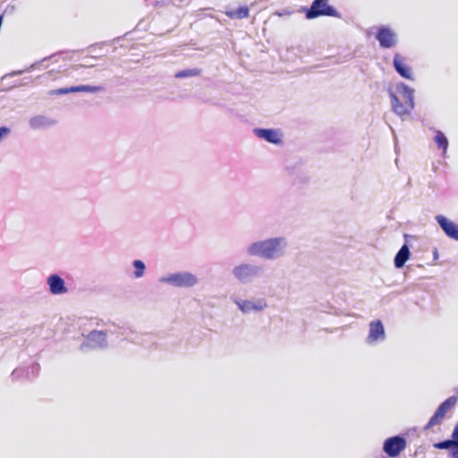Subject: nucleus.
I'll return each instance as SVG.
<instances>
[{
    "label": "nucleus",
    "mask_w": 458,
    "mask_h": 458,
    "mask_svg": "<svg viewBox=\"0 0 458 458\" xmlns=\"http://www.w3.org/2000/svg\"><path fill=\"white\" fill-rule=\"evenodd\" d=\"M289 242L284 236L270 237L251 242L246 249L250 257L264 260H276L284 258L288 250Z\"/></svg>",
    "instance_id": "f257e3e1"
},
{
    "label": "nucleus",
    "mask_w": 458,
    "mask_h": 458,
    "mask_svg": "<svg viewBox=\"0 0 458 458\" xmlns=\"http://www.w3.org/2000/svg\"><path fill=\"white\" fill-rule=\"evenodd\" d=\"M391 110L402 120L406 119L415 107L414 89L404 82H398L395 90L387 89Z\"/></svg>",
    "instance_id": "f03ea898"
},
{
    "label": "nucleus",
    "mask_w": 458,
    "mask_h": 458,
    "mask_svg": "<svg viewBox=\"0 0 458 458\" xmlns=\"http://www.w3.org/2000/svg\"><path fill=\"white\" fill-rule=\"evenodd\" d=\"M263 274L262 265L250 262L239 263L232 269V276L242 284H250L262 277Z\"/></svg>",
    "instance_id": "7ed1b4c3"
},
{
    "label": "nucleus",
    "mask_w": 458,
    "mask_h": 458,
    "mask_svg": "<svg viewBox=\"0 0 458 458\" xmlns=\"http://www.w3.org/2000/svg\"><path fill=\"white\" fill-rule=\"evenodd\" d=\"M158 281L159 283L176 288H191L198 284L199 278L196 275L191 272L181 271L163 276L158 279Z\"/></svg>",
    "instance_id": "20e7f679"
},
{
    "label": "nucleus",
    "mask_w": 458,
    "mask_h": 458,
    "mask_svg": "<svg viewBox=\"0 0 458 458\" xmlns=\"http://www.w3.org/2000/svg\"><path fill=\"white\" fill-rule=\"evenodd\" d=\"M109 330H92L84 336L80 345V351L89 352L90 351L105 350L108 347L107 334Z\"/></svg>",
    "instance_id": "39448f33"
},
{
    "label": "nucleus",
    "mask_w": 458,
    "mask_h": 458,
    "mask_svg": "<svg viewBox=\"0 0 458 458\" xmlns=\"http://www.w3.org/2000/svg\"><path fill=\"white\" fill-rule=\"evenodd\" d=\"M329 0H313L311 5L303 8L305 17L313 20L321 16L341 18V13L328 4Z\"/></svg>",
    "instance_id": "423d86ee"
},
{
    "label": "nucleus",
    "mask_w": 458,
    "mask_h": 458,
    "mask_svg": "<svg viewBox=\"0 0 458 458\" xmlns=\"http://www.w3.org/2000/svg\"><path fill=\"white\" fill-rule=\"evenodd\" d=\"M233 301L243 314L261 312L267 307V302L264 298L247 300L235 297Z\"/></svg>",
    "instance_id": "0eeeda50"
},
{
    "label": "nucleus",
    "mask_w": 458,
    "mask_h": 458,
    "mask_svg": "<svg viewBox=\"0 0 458 458\" xmlns=\"http://www.w3.org/2000/svg\"><path fill=\"white\" fill-rule=\"evenodd\" d=\"M457 403V397L455 395H452L445 399L435 411L434 414L431 416L428 423L424 427V430H429L434 426L439 424L443 419L445 418V414L450 411L452 408L455 406Z\"/></svg>",
    "instance_id": "6e6552de"
},
{
    "label": "nucleus",
    "mask_w": 458,
    "mask_h": 458,
    "mask_svg": "<svg viewBox=\"0 0 458 458\" xmlns=\"http://www.w3.org/2000/svg\"><path fill=\"white\" fill-rule=\"evenodd\" d=\"M407 445L404 437L396 435L386 438L383 443V451L390 458L397 457Z\"/></svg>",
    "instance_id": "1a4fd4ad"
},
{
    "label": "nucleus",
    "mask_w": 458,
    "mask_h": 458,
    "mask_svg": "<svg viewBox=\"0 0 458 458\" xmlns=\"http://www.w3.org/2000/svg\"><path fill=\"white\" fill-rule=\"evenodd\" d=\"M376 39L382 48H391L397 44L396 34L387 26H380L377 28Z\"/></svg>",
    "instance_id": "9d476101"
},
{
    "label": "nucleus",
    "mask_w": 458,
    "mask_h": 458,
    "mask_svg": "<svg viewBox=\"0 0 458 458\" xmlns=\"http://www.w3.org/2000/svg\"><path fill=\"white\" fill-rule=\"evenodd\" d=\"M386 339V332L383 323L377 319L369 323V335L366 338L368 344H373L377 342H383Z\"/></svg>",
    "instance_id": "9b49d317"
},
{
    "label": "nucleus",
    "mask_w": 458,
    "mask_h": 458,
    "mask_svg": "<svg viewBox=\"0 0 458 458\" xmlns=\"http://www.w3.org/2000/svg\"><path fill=\"white\" fill-rule=\"evenodd\" d=\"M47 284L50 293L53 295H63L68 293V287L64 278L58 274H50L47 277Z\"/></svg>",
    "instance_id": "f8f14e48"
},
{
    "label": "nucleus",
    "mask_w": 458,
    "mask_h": 458,
    "mask_svg": "<svg viewBox=\"0 0 458 458\" xmlns=\"http://www.w3.org/2000/svg\"><path fill=\"white\" fill-rule=\"evenodd\" d=\"M436 221L445 233V234L454 241H458V225L449 220L443 215H437L435 217Z\"/></svg>",
    "instance_id": "ddd939ff"
},
{
    "label": "nucleus",
    "mask_w": 458,
    "mask_h": 458,
    "mask_svg": "<svg viewBox=\"0 0 458 458\" xmlns=\"http://www.w3.org/2000/svg\"><path fill=\"white\" fill-rule=\"evenodd\" d=\"M405 58L400 54H395L393 59V66L395 72L403 78L414 81L413 73L410 66L405 64Z\"/></svg>",
    "instance_id": "4468645a"
},
{
    "label": "nucleus",
    "mask_w": 458,
    "mask_h": 458,
    "mask_svg": "<svg viewBox=\"0 0 458 458\" xmlns=\"http://www.w3.org/2000/svg\"><path fill=\"white\" fill-rule=\"evenodd\" d=\"M253 132L257 137L269 143L279 145L283 141L282 135L275 129L256 128L253 130Z\"/></svg>",
    "instance_id": "2eb2a0df"
},
{
    "label": "nucleus",
    "mask_w": 458,
    "mask_h": 458,
    "mask_svg": "<svg viewBox=\"0 0 458 458\" xmlns=\"http://www.w3.org/2000/svg\"><path fill=\"white\" fill-rule=\"evenodd\" d=\"M55 123V120L46 115H35L29 121V124L33 130L47 129L54 126Z\"/></svg>",
    "instance_id": "dca6fc26"
},
{
    "label": "nucleus",
    "mask_w": 458,
    "mask_h": 458,
    "mask_svg": "<svg viewBox=\"0 0 458 458\" xmlns=\"http://www.w3.org/2000/svg\"><path fill=\"white\" fill-rule=\"evenodd\" d=\"M433 446L436 449L450 450L451 458H458V441L453 437L452 439L437 442Z\"/></svg>",
    "instance_id": "f3484780"
},
{
    "label": "nucleus",
    "mask_w": 458,
    "mask_h": 458,
    "mask_svg": "<svg viewBox=\"0 0 458 458\" xmlns=\"http://www.w3.org/2000/svg\"><path fill=\"white\" fill-rule=\"evenodd\" d=\"M411 251L409 246L404 243L394 259V264L396 268H402L410 259Z\"/></svg>",
    "instance_id": "a211bd4d"
},
{
    "label": "nucleus",
    "mask_w": 458,
    "mask_h": 458,
    "mask_svg": "<svg viewBox=\"0 0 458 458\" xmlns=\"http://www.w3.org/2000/svg\"><path fill=\"white\" fill-rule=\"evenodd\" d=\"M250 10L248 6H241L236 9L229 10L225 12V14L230 19H244L249 16Z\"/></svg>",
    "instance_id": "6ab92c4d"
},
{
    "label": "nucleus",
    "mask_w": 458,
    "mask_h": 458,
    "mask_svg": "<svg viewBox=\"0 0 458 458\" xmlns=\"http://www.w3.org/2000/svg\"><path fill=\"white\" fill-rule=\"evenodd\" d=\"M71 93L88 92L97 93L104 90L102 86L79 85L70 87Z\"/></svg>",
    "instance_id": "aec40b11"
},
{
    "label": "nucleus",
    "mask_w": 458,
    "mask_h": 458,
    "mask_svg": "<svg viewBox=\"0 0 458 458\" xmlns=\"http://www.w3.org/2000/svg\"><path fill=\"white\" fill-rule=\"evenodd\" d=\"M434 141L437 145V148L442 149L444 154L446 152L448 148V140L445 135L439 130H435Z\"/></svg>",
    "instance_id": "412c9836"
},
{
    "label": "nucleus",
    "mask_w": 458,
    "mask_h": 458,
    "mask_svg": "<svg viewBox=\"0 0 458 458\" xmlns=\"http://www.w3.org/2000/svg\"><path fill=\"white\" fill-rule=\"evenodd\" d=\"M131 265L134 269L132 273L133 277L136 279L143 277L146 271L145 263L140 259H134L131 262Z\"/></svg>",
    "instance_id": "4be33fe9"
},
{
    "label": "nucleus",
    "mask_w": 458,
    "mask_h": 458,
    "mask_svg": "<svg viewBox=\"0 0 458 458\" xmlns=\"http://www.w3.org/2000/svg\"><path fill=\"white\" fill-rule=\"evenodd\" d=\"M201 70L198 68L185 69L179 71L174 74L177 79H183L188 77H194L200 75Z\"/></svg>",
    "instance_id": "5701e85b"
},
{
    "label": "nucleus",
    "mask_w": 458,
    "mask_h": 458,
    "mask_svg": "<svg viewBox=\"0 0 458 458\" xmlns=\"http://www.w3.org/2000/svg\"><path fill=\"white\" fill-rule=\"evenodd\" d=\"M25 369H26L25 377L33 378L38 375L40 367H39L38 363L33 362L30 366H29Z\"/></svg>",
    "instance_id": "b1692460"
},
{
    "label": "nucleus",
    "mask_w": 458,
    "mask_h": 458,
    "mask_svg": "<svg viewBox=\"0 0 458 458\" xmlns=\"http://www.w3.org/2000/svg\"><path fill=\"white\" fill-rule=\"evenodd\" d=\"M47 58H44L42 59L40 62H37V63H34L32 64L28 69H26L25 71H17V72H14L13 74L14 75H20L23 72H30L31 70H34V69H38L39 68V65L42 62L46 61Z\"/></svg>",
    "instance_id": "393cba45"
},
{
    "label": "nucleus",
    "mask_w": 458,
    "mask_h": 458,
    "mask_svg": "<svg viewBox=\"0 0 458 458\" xmlns=\"http://www.w3.org/2000/svg\"><path fill=\"white\" fill-rule=\"evenodd\" d=\"M25 372H26V369H24L22 368H16L12 372V377H13V379H17V378H20L22 377H25Z\"/></svg>",
    "instance_id": "a878e982"
},
{
    "label": "nucleus",
    "mask_w": 458,
    "mask_h": 458,
    "mask_svg": "<svg viewBox=\"0 0 458 458\" xmlns=\"http://www.w3.org/2000/svg\"><path fill=\"white\" fill-rule=\"evenodd\" d=\"M68 93H71L70 87L69 88H60V89H57L52 91V94H55V95H64V94H68Z\"/></svg>",
    "instance_id": "bb28decb"
},
{
    "label": "nucleus",
    "mask_w": 458,
    "mask_h": 458,
    "mask_svg": "<svg viewBox=\"0 0 458 458\" xmlns=\"http://www.w3.org/2000/svg\"><path fill=\"white\" fill-rule=\"evenodd\" d=\"M275 15H277L279 17H282V16H285V15H291L292 14V11H289L287 9H283V10H280V11H276Z\"/></svg>",
    "instance_id": "cd10ccee"
},
{
    "label": "nucleus",
    "mask_w": 458,
    "mask_h": 458,
    "mask_svg": "<svg viewBox=\"0 0 458 458\" xmlns=\"http://www.w3.org/2000/svg\"><path fill=\"white\" fill-rule=\"evenodd\" d=\"M452 437L458 441V423L454 426L453 429Z\"/></svg>",
    "instance_id": "c85d7f7f"
},
{
    "label": "nucleus",
    "mask_w": 458,
    "mask_h": 458,
    "mask_svg": "<svg viewBox=\"0 0 458 458\" xmlns=\"http://www.w3.org/2000/svg\"><path fill=\"white\" fill-rule=\"evenodd\" d=\"M438 257H439V256H438V250H437V248H435V249L433 250V259H434V260H437V259H438Z\"/></svg>",
    "instance_id": "c756f323"
},
{
    "label": "nucleus",
    "mask_w": 458,
    "mask_h": 458,
    "mask_svg": "<svg viewBox=\"0 0 458 458\" xmlns=\"http://www.w3.org/2000/svg\"><path fill=\"white\" fill-rule=\"evenodd\" d=\"M457 394H458V389H457Z\"/></svg>",
    "instance_id": "7c9ffc66"
}]
</instances>
